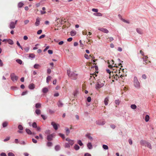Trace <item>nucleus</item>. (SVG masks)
I'll list each match as a JSON object with an SVG mask.
<instances>
[{
    "instance_id": "nucleus-1",
    "label": "nucleus",
    "mask_w": 156,
    "mask_h": 156,
    "mask_svg": "<svg viewBox=\"0 0 156 156\" xmlns=\"http://www.w3.org/2000/svg\"><path fill=\"white\" fill-rule=\"evenodd\" d=\"M67 73L68 76L72 79L75 80L77 78V74L71 72L70 70H67Z\"/></svg>"
},
{
    "instance_id": "nucleus-2",
    "label": "nucleus",
    "mask_w": 156,
    "mask_h": 156,
    "mask_svg": "<svg viewBox=\"0 0 156 156\" xmlns=\"http://www.w3.org/2000/svg\"><path fill=\"white\" fill-rule=\"evenodd\" d=\"M66 140L69 143H66L65 144V147L69 148L70 147V145L72 146L74 144V140H71L69 138H67Z\"/></svg>"
},
{
    "instance_id": "nucleus-3",
    "label": "nucleus",
    "mask_w": 156,
    "mask_h": 156,
    "mask_svg": "<svg viewBox=\"0 0 156 156\" xmlns=\"http://www.w3.org/2000/svg\"><path fill=\"white\" fill-rule=\"evenodd\" d=\"M10 77L11 80L13 81H17L19 77L16 76L14 73H12L10 74Z\"/></svg>"
},
{
    "instance_id": "nucleus-4",
    "label": "nucleus",
    "mask_w": 156,
    "mask_h": 156,
    "mask_svg": "<svg viewBox=\"0 0 156 156\" xmlns=\"http://www.w3.org/2000/svg\"><path fill=\"white\" fill-rule=\"evenodd\" d=\"M123 69H121L120 68L119 70V75H117V74L115 75L114 76V78L116 80H118V78H120V77L122 78L124 76V74H122L121 73V71H122Z\"/></svg>"
},
{
    "instance_id": "nucleus-5",
    "label": "nucleus",
    "mask_w": 156,
    "mask_h": 156,
    "mask_svg": "<svg viewBox=\"0 0 156 156\" xmlns=\"http://www.w3.org/2000/svg\"><path fill=\"white\" fill-rule=\"evenodd\" d=\"M104 85V83L102 82L101 81H99L97 83L95 87L97 89L101 88L103 87Z\"/></svg>"
},
{
    "instance_id": "nucleus-6",
    "label": "nucleus",
    "mask_w": 156,
    "mask_h": 156,
    "mask_svg": "<svg viewBox=\"0 0 156 156\" xmlns=\"http://www.w3.org/2000/svg\"><path fill=\"white\" fill-rule=\"evenodd\" d=\"M17 21L16 20L15 22H11L9 24V27L10 29H13L15 27V25L16 24Z\"/></svg>"
},
{
    "instance_id": "nucleus-7",
    "label": "nucleus",
    "mask_w": 156,
    "mask_h": 156,
    "mask_svg": "<svg viewBox=\"0 0 156 156\" xmlns=\"http://www.w3.org/2000/svg\"><path fill=\"white\" fill-rule=\"evenodd\" d=\"M134 85L136 87H139L140 86V84L136 78H134Z\"/></svg>"
},
{
    "instance_id": "nucleus-8",
    "label": "nucleus",
    "mask_w": 156,
    "mask_h": 156,
    "mask_svg": "<svg viewBox=\"0 0 156 156\" xmlns=\"http://www.w3.org/2000/svg\"><path fill=\"white\" fill-rule=\"evenodd\" d=\"M55 136L54 133L48 135L47 136V139L48 141H51L52 140L53 138Z\"/></svg>"
},
{
    "instance_id": "nucleus-9",
    "label": "nucleus",
    "mask_w": 156,
    "mask_h": 156,
    "mask_svg": "<svg viewBox=\"0 0 156 156\" xmlns=\"http://www.w3.org/2000/svg\"><path fill=\"white\" fill-rule=\"evenodd\" d=\"M148 57L147 55H144L143 57V58L144 61L145 62L146 64H147L149 63H150V61H149L148 59Z\"/></svg>"
},
{
    "instance_id": "nucleus-10",
    "label": "nucleus",
    "mask_w": 156,
    "mask_h": 156,
    "mask_svg": "<svg viewBox=\"0 0 156 156\" xmlns=\"http://www.w3.org/2000/svg\"><path fill=\"white\" fill-rule=\"evenodd\" d=\"M51 125L53 126L55 130H57L58 129V126H59V125L56 123L55 122H52Z\"/></svg>"
},
{
    "instance_id": "nucleus-11",
    "label": "nucleus",
    "mask_w": 156,
    "mask_h": 156,
    "mask_svg": "<svg viewBox=\"0 0 156 156\" xmlns=\"http://www.w3.org/2000/svg\"><path fill=\"white\" fill-rule=\"evenodd\" d=\"M26 132L28 134H30V135L33 134L34 135L35 134V133H32V132L31 131V130L30 129H26Z\"/></svg>"
},
{
    "instance_id": "nucleus-12",
    "label": "nucleus",
    "mask_w": 156,
    "mask_h": 156,
    "mask_svg": "<svg viewBox=\"0 0 156 156\" xmlns=\"http://www.w3.org/2000/svg\"><path fill=\"white\" fill-rule=\"evenodd\" d=\"M99 30L102 32L106 33H108L109 32L108 30L107 29L104 28H101L99 29Z\"/></svg>"
},
{
    "instance_id": "nucleus-13",
    "label": "nucleus",
    "mask_w": 156,
    "mask_h": 156,
    "mask_svg": "<svg viewBox=\"0 0 156 156\" xmlns=\"http://www.w3.org/2000/svg\"><path fill=\"white\" fill-rule=\"evenodd\" d=\"M42 91L44 93H46L48 91V89L47 87H44L42 89Z\"/></svg>"
},
{
    "instance_id": "nucleus-14",
    "label": "nucleus",
    "mask_w": 156,
    "mask_h": 156,
    "mask_svg": "<svg viewBox=\"0 0 156 156\" xmlns=\"http://www.w3.org/2000/svg\"><path fill=\"white\" fill-rule=\"evenodd\" d=\"M40 19L39 17H37L36 20V22L35 23V25L36 26H38L40 24Z\"/></svg>"
},
{
    "instance_id": "nucleus-15",
    "label": "nucleus",
    "mask_w": 156,
    "mask_h": 156,
    "mask_svg": "<svg viewBox=\"0 0 156 156\" xmlns=\"http://www.w3.org/2000/svg\"><path fill=\"white\" fill-rule=\"evenodd\" d=\"M28 87L30 89H33L35 88V85L33 83H31L29 85Z\"/></svg>"
},
{
    "instance_id": "nucleus-16",
    "label": "nucleus",
    "mask_w": 156,
    "mask_h": 156,
    "mask_svg": "<svg viewBox=\"0 0 156 156\" xmlns=\"http://www.w3.org/2000/svg\"><path fill=\"white\" fill-rule=\"evenodd\" d=\"M108 101L109 99L108 98H105L104 102L106 105H107L108 104Z\"/></svg>"
},
{
    "instance_id": "nucleus-17",
    "label": "nucleus",
    "mask_w": 156,
    "mask_h": 156,
    "mask_svg": "<svg viewBox=\"0 0 156 156\" xmlns=\"http://www.w3.org/2000/svg\"><path fill=\"white\" fill-rule=\"evenodd\" d=\"M42 9L43 11H41V14H45L46 13V9L45 7H43L42 8Z\"/></svg>"
},
{
    "instance_id": "nucleus-18",
    "label": "nucleus",
    "mask_w": 156,
    "mask_h": 156,
    "mask_svg": "<svg viewBox=\"0 0 156 156\" xmlns=\"http://www.w3.org/2000/svg\"><path fill=\"white\" fill-rule=\"evenodd\" d=\"M94 15L98 16H102V14L100 12H97L96 13H94Z\"/></svg>"
},
{
    "instance_id": "nucleus-19",
    "label": "nucleus",
    "mask_w": 156,
    "mask_h": 156,
    "mask_svg": "<svg viewBox=\"0 0 156 156\" xmlns=\"http://www.w3.org/2000/svg\"><path fill=\"white\" fill-rule=\"evenodd\" d=\"M108 42H111L114 40V38L112 37H108L107 38Z\"/></svg>"
},
{
    "instance_id": "nucleus-20",
    "label": "nucleus",
    "mask_w": 156,
    "mask_h": 156,
    "mask_svg": "<svg viewBox=\"0 0 156 156\" xmlns=\"http://www.w3.org/2000/svg\"><path fill=\"white\" fill-rule=\"evenodd\" d=\"M8 122H7L5 121L2 124L3 127H6L8 125Z\"/></svg>"
},
{
    "instance_id": "nucleus-21",
    "label": "nucleus",
    "mask_w": 156,
    "mask_h": 156,
    "mask_svg": "<svg viewBox=\"0 0 156 156\" xmlns=\"http://www.w3.org/2000/svg\"><path fill=\"white\" fill-rule=\"evenodd\" d=\"M34 68L35 69H38L41 67L38 64H35L34 65Z\"/></svg>"
},
{
    "instance_id": "nucleus-22",
    "label": "nucleus",
    "mask_w": 156,
    "mask_h": 156,
    "mask_svg": "<svg viewBox=\"0 0 156 156\" xmlns=\"http://www.w3.org/2000/svg\"><path fill=\"white\" fill-rule=\"evenodd\" d=\"M87 145V147L89 149H91L92 147V145L91 143H88Z\"/></svg>"
},
{
    "instance_id": "nucleus-23",
    "label": "nucleus",
    "mask_w": 156,
    "mask_h": 156,
    "mask_svg": "<svg viewBox=\"0 0 156 156\" xmlns=\"http://www.w3.org/2000/svg\"><path fill=\"white\" fill-rule=\"evenodd\" d=\"M136 31L139 34H142L143 33L142 30L140 28H137L136 29Z\"/></svg>"
},
{
    "instance_id": "nucleus-24",
    "label": "nucleus",
    "mask_w": 156,
    "mask_h": 156,
    "mask_svg": "<svg viewBox=\"0 0 156 156\" xmlns=\"http://www.w3.org/2000/svg\"><path fill=\"white\" fill-rule=\"evenodd\" d=\"M76 34V32L75 31H72L70 32V34L71 36H74Z\"/></svg>"
},
{
    "instance_id": "nucleus-25",
    "label": "nucleus",
    "mask_w": 156,
    "mask_h": 156,
    "mask_svg": "<svg viewBox=\"0 0 156 156\" xmlns=\"http://www.w3.org/2000/svg\"><path fill=\"white\" fill-rule=\"evenodd\" d=\"M35 107L36 108H40L41 107V104L39 103H37L36 104Z\"/></svg>"
},
{
    "instance_id": "nucleus-26",
    "label": "nucleus",
    "mask_w": 156,
    "mask_h": 156,
    "mask_svg": "<svg viewBox=\"0 0 156 156\" xmlns=\"http://www.w3.org/2000/svg\"><path fill=\"white\" fill-rule=\"evenodd\" d=\"M51 77L50 76H48L47 77L46 82L47 83H49V81H50V80H51Z\"/></svg>"
},
{
    "instance_id": "nucleus-27",
    "label": "nucleus",
    "mask_w": 156,
    "mask_h": 156,
    "mask_svg": "<svg viewBox=\"0 0 156 156\" xmlns=\"http://www.w3.org/2000/svg\"><path fill=\"white\" fill-rule=\"evenodd\" d=\"M74 148L76 150H78L80 149L79 146L77 144L75 145Z\"/></svg>"
},
{
    "instance_id": "nucleus-28",
    "label": "nucleus",
    "mask_w": 156,
    "mask_h": 156,
    "mask_svg": "<svg viewBox=\"0 0 156 156\" xmlns=\"http://www.w3.org/2000/svg\"><path fill=\"white\" fill-rule=\"evenodd\" d=\"M35 113L38 115H40L41 113V110H40L37 109L35 110Z\"/></svg>"
},
{
    "instance_id": "nucleus-29",
    "label": "nucleus",
    "mask_w": 156,
    "mask_h": 156,
    "mask_svg": "<svg viewBox=\"0 0 156 156\" xmlns=\"http://www.w3.org/2000/svg\"><path fill=\"white\" fill-rule=\"evenodd\" d=\"M23 5L24 4L23 3L20 2L18 4V7L19 8H21L23 6Z\"/></svg>"
},
{
    "instance_id": "nucleus-30",
    "label": "nucleus",
    "mask_w": 156,
    "mask_h": 156,
    "mask_svg": "<svg viewBox=\"0 0 156 156\" xmlns=\"http://www.w3.org/2000/svg\"><path fill=\"white\" fill-rule=\"evenodd\" d=\"M66 135L68 136L69 132H70V131H69V129L68 128H66Z\"/></svg>"
},
{
    "instance_id": "nucleus-31",
    "label": "nucleus",
    "mask_w": 156,
    "mask_h": 156,
    "mask_svg": "<svg viewBox=\"0 0 156 156\" xmlns=\"http://www.w3.org/2000/svg\"><path fill=\"white\" fill-rule=\"evenodd\" d=\"M16 61L20 65L22 64V61L20 59H16Z\"/></svg>"
},
{
    "instance_id": "nucleus-32",
    "label": "nucleus",
    "mask_w": 156,
    "mask_h": 156,
    "mask_svg": "<svg viewBox=\"0 0 156 156\" xmlns=\"http://www.w3.org/2000/svg\"><path fill=\"white\" fill-rule=\"evenodd\" d=\"M57 105L59 107H61L62 106L63 104L60 101H59Z\"/></svg>"
},
{
    "instance_id": "nucleus-33",
    "label": "nucleus",
    "mask_w": 156,
    "mask_h": 156,
    "mask_svg": "<svg viewBox=\"0 0 156 156\" xmlns=\"http://www.w3.org/2000/svg\"><path fill=\"white\" fill-rule=\"evenodd\" d=\"M149 119L150 118L149 116L148 115H146L145 117V121L147 122H148L149 121Z\"/></svg>"
},
{
    "instance_id": "nucleus-34",
    "label": "nucleus",
    "mask_w": 156,
    "mask_h": 156,
    "mask_svg": "<svg viewBox=\"0 0 156 156\" xmlns=\"http://www.w3.org/2000/svg\"><path fill=\"white\" fill-rule=\"evenodd\" d=\"M32 126L34 128H35L36 127H37V126L36 123L35 122H33L32 123Z\"/></svg>"
},
{
    "instance_id": "nucleus-35",
    "label": "nucleus",
    "mask_w": 156,
    "mask_h": 156,
    "mask_svg": "<svg viewBox=\"0 0 156 156\" xmlns=\"http://www.w3.org/2000/svg\"><path fill=\"white\" fill-rule=\"evenodd\" d=\"M131 108L133 109H135L136 108V106L134 104L132 105H131Z\"/></svg>"
},
{
    "instance_id": "nucleus-36",
    "label": "nucleus",
    "mask_w": 156,
    "mask_h": 156,
    "mask_svg": "<svg viewBox=\"0 0 156 156\" xmlns=\"http://www.w3.org/2000/svg\"><path fill=\"white\" fill-rule=\"evenodd\" d=\"M86 136L90 139H92V137L90 136V133L87 134L86 135Z\"/></svg>"
},
{
    "instance_id": "nucleus-37",
    "label": "nucleus",
    "mask_w": 156,
    "mask_h": 156,
    "mask_svg": "<svg viewBox=\"0 0 156 156\" xmlns=\"http://www.w3.org/2000/svg\"><path fill=\"white\" fill-rule=\"evenodd\" d=\"M7 41H8V43L12 45V44H13V41L9 39V40H8Z\"/></svg>"
},
{
    "instance_id": "nucleus-38",
    "label": "nucleus",
    "mask_w": 156,
    "mask_h": 156,
    "mask_svg": "<svg viewBox=\"0 0 156 156\" xmlns=\"http://www.w3.org/2000/svg\"><path fill=\"white\" fill-rule=\"evenodd\" d=\"M59 135L61 137L63 140L64 139H65V136L64 134H62V133H59Z\"/></svg>"
},
{
    "instance_id": "nucleus-39",
    "label": "nucleus",
    "mask_w": 156,
    "mask_h": 156,
    "mask_svg": "<svg viewBox=\"0 0 156 156\" xmlns=\"http://www.w3.org/2000/svg\"><path fill=\"white\" fill-rule=\"evenodd\" d=\"M77 143L80 146H82L83 145V144L80 140H78L77 141Z\"/></svg>"
},
{
    "instance_id": "nucleus-40",
    "label": "nucleus",
    "mask_w": 156,
    "mask_h": 156,
    "mask_svg": "<svg viewBox=\"0 0 156 156\" xmlns=\"http://www.w3.org/2000/svg\"><path fill=\"white\" fill-rule=\"evenodd\" d=\"M103 147L105 150H107L108 149V146L105 145H103Z\"/></svg>"
},
{
    "instance_id": "nucleus-41",
    "label": "nucleus",
    "mask_w": 156,
    "mask_h": 156,
    "mask_svg": "<svg viewBox=\"0 0 156 156\" xmlns=\"http://www.w3.org/2000/svg\"><path fill=\"white\" fill-rule=\"evenodd\" d=\"M90 75H91L90 77H93L94 78L97 76V75L96 74V73H95L92 74H91Z\"/></svg>"
},
{
    "instance_id": "nucleus-42",
    "label": "nucleus",
    "mask_w": 156,
    "mask_h": 156,
    "mask_svg": "<svg viewBox=\"0 0 156 156\" xmlns=\"http://www.w3.org/2000/svg\"><path fill=\"white\" fill-rule=\"evenodd\" d=\"M29 57L31 58H33L35 57V55L34 54H30L29 55Z\"/></svg>"
},
{
    "instance_id": "nucleus-43",
    "label": "nucleus",
    "mask_w": 156,
    "mask_h": 156,
    "mask_svg": "<svg viewBox=\"0 0 156 156\" xmlns=\"http://www.w3.org/2000/svg\"><path fill=\"white\" fill-rule=\"evenodd\" d=\"M18 128L20 130H22L23 129V127L21 125H19L18 126Z\"/></svg>"
},
{
    "instance_id": "nucleus-44",
    "label": "nucleus",
    "mask_w": 156,
    "mask_h": 156,
    "mask_svg": "<svg viewBox=\"0 0 156 156\" xmlns=\"http://www.w3.org/2000/svg\"><path fill=\"white\" fill-rule=\"evenodd\" d=\"M92 11L97 13L98 12V9H92Z\"/></svg>"
},
{
    "instance_id": "nucleus-45",
    "label": "nucleus",
    "mask_w": 156,
    "mask_h": 156,
    "mask_svg": "<svg viewBox=\"0 0 156 156\" xmlns=\"http://www.w3.org/2000/svg\"><path fill=\"white\" fill-rule=\"evenodd\" d=\"M8 156H15L14 154L12 152H9L8 154Z\"/></svg>"
},
{
    "instance_id": "nucleus-46",
    "label": "nucleus",
    "mask_w": 156,
    "mask_h": 156,
    "mask_svg": "<svg viewBox=\"0 0 156 156\" xmlns=\"http://www.w3.org/2000/svg\"><path fill=\"white\" fill-rule=\"evenodd\" d=\"M115 104L117 105H119L120 103V101L119 100H116L115 101Z\"/></svg>"
},
{
    "instance_id": "nucleus-47",
    "label": "nucleus",
    "mask_w": 156,
    "mask_h": 156,
    "mask_svg": "<svg viewBox=\"0 0 156 156\" xmlns=\"http://www.w3.org/2000/svg\"><path fill=\"white\" fill-rule=\"evenodd\" d=\"M87 101L88 102H90L91 101V98L90 97H88L87 98Z\"/></svg>"
},
{
    "instance_id": "nucleus-48",
    "label": "nucleus",
    "mask_w": 156,
    "mask_h": 156,
    "mask_svg": "<svg viewBox=\"0 0 156 156\" xmlns=\"http://www.w3.org/2000/svg\"><path fill=\"white\" fill-rule=\"evenodd\" d=\"M42 32V30H40L37 31V34H40Z\"/></svg>"
},
{
    "instance_id": "nucleus-49",
    "label": "nucleus",
    "mask_w": 156,
    "mask_h": 156,
    "mask_svg": "<svg viewBox=\"0 0 156 156\" xmlns=\"http://www.w3.org/2000/svg\"><path fill=\"white\" fill-rule=\"evenodd\" d=\"M52 145V143L51 142H48L47 143V145L48 146H51Z\"/></svg>"
},
{
    "instance_id": "nucleus-50",
    "label": "nucleus",
    "mask_w": 156,
    "mask_h": 156,
    "mask_svg": "<svg viewBox=\"0 0 156 156\" xmlns=\"http://www.w3.org/2000/svg\"><path fill=\"white\" fill-rule=\"evenodd\" d=\"M36 130L38 131H40L41 130V129L40 127L39 126H37V127H36Z\"/></svg>"
},
{
    "instance_id": "nucleus-51",
    "label": "nucleus",
    "mask_w": 156,
    "mask_h": 156,
    "mask_svg": "<svg viewBox=\"0 0 156 156\" xmlns=\"http://www.w3.org/2000/svg\"><path fill=\"white\" fill-rule=\"evenodd\" d=\"M80 46L81 47H82V48H83V44L82 43V41L81 40L80 41Z\"/></svg>"
},
{
    "instance_id": "nucleus-52",
    "label": "nucleus",
    "mask_w": 156,
    "mask_h": 156,
    "mask_svg": "<svg viewBox=\"0 0 156 156\" xmlns=\"http://www.w3.org/2000/svg\"><path fill=\"white\" fill-rule=\"evenodd\" d=\"M3 63L2 60L0 59V67H2L3 66Z\"/></svg>"
},
{
    "instance_id": "nucleus-53",
    "label": "nucleus",
    "mask_w": 156,
    "mask_h": 156,
    "mask_svg": "<svg viewBox=\"0 0 156 156\" xmlns=\"http://www.w3.org/2000/svg\"><path fill=\"white\" fill-rule=\"evenodd\" d=\"M84 156H91V155L89 153H86L84 154Z\"/></svg>"
},
{
    "instance_id": "nucleus-54",
    "label": "nucleus",
    "mask_w": 156,
    "mask_h": 156,
    "mask_svg": "<svg viewBox=\"0 0 156 156\" xmlns=\"http://www.w3.org/2000/svg\"><path fill=\"white\" fill-rule=\"evenodd\" d=\"M84 57L85 58L87 59H89V56L87 54H85L84 55Z\"/></svg>"
},
{
    "instance_id": "nucleus-55",
    "label": "nucleus",
    "mask_w": 156,
    "mask_h": 156,
    "mask_svg": "<svg viewBox=\"0 0 156 156\" xmlns=\"http://www.w3.org/2000/svg\"><path fill=\"white\" fill-rule=\"evenodd\" d=\"M59 95V94L58 93H56L55 94H54V97H58Z\"/></svg>"
},
{
    "instance_id": "nucleus-56",
    "label": "nucleus",
    "mask_w": 156,
    "mask_h": 156,
    "mask_svg": "<svg viewBox=\"0 0 156 156\" xmlns=\"http://www.w3.org/2000/svg\"><path fill=\"white\" fill-rule=\"evenodd\" d=\"M27 93V91H24L23 92H22V94H21V95L23 96V95H25Z\"/></svg>"
},
{
    "instance_id": "nucleus-57",
    "label": "nucleus",
    "mask_w": 156,
    "mask_h": 156,
    "mask_svg": "<svg viewBox=\"0 0 156 156\" xmlns=\"http://www.w3.org/2000/svg\"><path fill=\"white\" fill-rule=\"evenodd\" d=\"M48 52L49 54H51L53 53V51L51 50H49L48 51Z\"/></svg>"
},
{
    "instance_id": "nucleus-58",
    "label": "nucleus",
    "mask_w": 156,
    "mask_h": 156,
    "mask_svg": "<svg viewBox=\"0 0 156 156\" xmlns=\"http://www.w3.org/2000/svg\"><path fill=\"white\" fill-rule=\"evenodd\" d=\"M45 37V35L44 34H43V35H41V36L39 37V38L40 39H41V38L44 37Z\"/></svg>"
},
{
    "instance_id": "nucleus-59",
    "label": "nucleus",
    "mask_w": 156,
    "mask_h": 156,
    "mask_svg": "<svg viewBox=\"0 0 156 156\" xmlns=\"http://www.w3.org/2000/svg\"><path fill=\"white\" fill-rule=\"evenodd\" d=\"M73 38L71 37L67 39V41L69 42H70L72 41Z\"/></svg>"
},
{
    "instance_id": "nucleus-60",
    "label": "nucleus",
    "mask_w": 156,
    "mask_h": 156,
    "mask_svg": "<svg viewBox=\"0 0 156 156\" xmlns=\"http://www.w3.org/2000/svg\"><path fill=\"white\" fill-rule=\"evenodd\" d=\"M17 44L20 48H21L22 49V46L20 45V43H19V42L17 41Z\"/></svg>"
},
{
    "instance_id": "nucleus-61",
    "label": "nucleus",
    "mask_w": 156,
    "mask_h": 156,
    "mask_svg": "<svg viewBox=\"0 0 156 156\" xmlns=\"http://www.w3.org/2000/svg\"><path fill=\"white\" fill-rule=\"evenodd\" d=\"M1 156H6V154L4 153H2L0 154Z\"/></svg>"
},
{
    "instance_id": "nucleus-62",
    "label": "nucleus",
    "mask_w": 156,
    "mask_h": 156,
    "mask_svg": "<svg viewBox=\"0 0 156 156\" xmlns=\"http://www.w3.org/2000/svg\"><path fill=\"white\" fill-rule=\"evenodd\" d=\"M32 140L33 142L34 143H36L37 142V140L33 138L32 139Z\"/></svg>"
},
{
    "instance_id": "nucleus-63",
    "label": "nucleus",
    "mask_w": 156,
    "mask_h": 156,
    "mask_svg": "<svg viewBox=\"0 0 156 156\" xmlns=\"http://www.w3.org/2000/svg\"><path fill=\"white\" fill-rule=\"evenodd\" d=\"M28 37L27 36H24L23 37V39L25 40H26L28 39Z\"/></svg>"
},
{
    "instance_id": "nucleus-64",
    "label": "nucleus",
    "mask_w": 156,
    "mask_h": 156,
    "mask_svg": "<svg viewBox=\"0 0 156 156\" xmlns=\"http://www.w3.org/2000/svg\"><path fill=\"white\" fill-rule=\"evenodd\" d=\"M49 48V46H47L45 49H44V52L45 51H46Z\"/></svg>"
}]
</instances>
